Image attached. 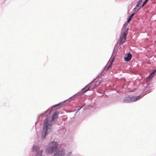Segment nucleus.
<instances>
[{
    "label": "nucleus",
    "mask_w": 156,
    "mask_h": 156,
    "mask_svg": "<svg viewBox=\"0 0 156 156\" xmlns=\"http://www.w3.org/2000/svg\"><path fill=\"white\" fill-rule=\"evenodd\" d=\"M70 153H68V154H67V155H69V154H70Z\"/></svg>",
    "instance_id": "obj_15"
},
{
    "label": "nucleus",
    "mask_w": 156,
    "mask_h": 156,
    "mask_svg": "<svg viewBox=\"0 0 156 156\" xmlns=\"http://www.w3.org/2000/svg\"><path fill=\"white\" fill-rule=\"evenodd\" d=\"M156 72V70H154V71H153L150 75H149L148 76V78H149V77H150L151 75L153 74H154L155 72Z\"/></svg>",
    "instance_id": "obj_12"
},
{
    "label": "nucleus",
    "mask_w": 156,
    "mask_h": 156,
    "mask_svg": "<svg viewBox=\"0 0 156 156\" xmlns=\"http://www.w3.org/2000/svg\"><path fill=\"white\" fill-rule=\"evenodd\" d=\"M112 62H111V63H110V65H109L108 66H107V68L106 70H107L108 69L112 66Z\"/></svg>",
    "instance_id": "obj_10"
},
{
    "label": "nucleus",
    "mask_w": 156,
    "mask_h": 156,
    "mask_svg": "<svg viewBox=\"0 0 156 156\" xmlns=\"http://www.w3.org/2000/svg\"><path fill=\"white\" fill-rule=\"evenodd\" d=\"M148 0H145V1H144V2H143V3H144V4H145L148 1Z\"/></svg>",
    "instance_id": "obj_13"
},
{
    "label": "nucleus",
    "mask_w": 156,
    "mask_h": 156,
    "mask_svg": "<svg viewBox=\"0 0 156 156\" xmlns=\"http://www.w3.org/2000/svg\"><path fill=\"white\" fill-rule=\"evenodd\" d=\"M143 0H139L138 2V3L136 5V7H137L139 6V5L142 2Z\"/></svg>",
    "instance_id": "obj_11"
},
{
    "label": "nucleus",
    "mask_w": 156,
    "mask_h": 156,
    "mask_svg": "<svg viewBox=\"0 0 156 156\" xmlns=\"http://www.w3.org/2000/svg\"><path fill=\"white\" fill-rule=\"evenodd\" d=\"M99 81H96L95 83L94 82H91L89 85L86 86L81 90L80 92H78L77 94V95H81L84 93H86L88 91L97 87L99 84Z\"/></svg>",
    "instance_id": "obj_1"
},
{
    "label": "nucleus",
    "mask_w": 156,
    "mask_h": 156,
    "mask_svg": "<svg viewBox=\"0 0 156 156\" xmlns=\"http://www.w3.org/2000/svg\"><path fill=\"white\" fill-rule=\"evenodd\" d=\"M140 97V96H132V97L128 96L124 99L123 101L124 103H129L134 101L138 100Z\"/></svg>",
    "instance_id": "obj_4"
},
{
    "label": "nucleus",
    "mask_w": 156,
    "mask_h": 156,
    "mask_svg": "<svg viewBox=\"0 0 156 156\" xmlns=\"http://www.w3.org/2000/svg\"><path fill=\"white\" fill-rule=\"evenodd\" d=\"M132 56V55L130 53H128L127 56L125 58V60L126 61H129L131 59Z\"/></svg>",
    "instance_id": "obj_7"
},
{
    "label": "nucleus",
    "mask_w": 156,
    "mask_h": 156,
    "mask_svg": "<svg viewBox=\"0 0 156 156\" xmlns=\"http://www.w3.org/2000/svg\"><path fill=\"white\" fill-rule=\"evenodd\" d=\"M65 154V151L64 149L59 148L55 152L53 156H64Z\"/></svg>",
    "instance_id": "obj_6"
},
{
    "label": "nucleus",
    "mask_w": 156,
    "mask_h": 156,
    "mask_svg": "<svg viewBox=\"0 0 156 156\" xmlns=\"http://www.w3.org/2000/svg\"><path fill=\"white\" fill-rule=\"evenodd\" d=\"M5 0H4V1H5Z\"/></svg>",
    "instance_id": "obj_16"
},
{
    "label": "nucleus",
    "mask_w": 156,
    "mask_h": 156,
    "mask_svg": "<svg viewBox=\"0 0 156 156\" xmlns=\"http://www.w3.org/2000/svg\"><path fill=\"white\" fill-rule=\"evenodd\" d=\"M58 112H55L54 114L52 115V120H54L55 119H56L58 117Z\"/></svg>",
    "instance_id": "obj_8"
},
{
    "label": "nucleus",
    "mask_w": 156,
    "mask_h": 156,
    "mask_svg": "<svg viewBox=\"0 0 156 156\" xmlns=\"http://www.w3.org/2000/svg\"><path fill=\"white\" fill-rule=\"evenodd\" d=\"M58 144L55 142H53L50 143L46 150L47 153H52L58 148Z\"/></svg>",
    "instance_id": "obj_3"
},
{
    "label": "nucleus",
    "mask_w": 156,
    "mask_h": 156,
    "mask_svg": "<svg viewBox=\"0 0 156 156\" xmlns=\"http://www.w3.org/2000/svg\"><path fill=\"white\" fill-rule=\"evenodd\" d=\"M52 121L51 120L48 121L47 119H46L45 120V122L43 126V133L42 134L41 138L44 139L45 138V136L48 133H47V129L49 128V127H51L52 125Z\"/></svg>",
    "instance_id": "obj_2"
},
{
    "label": "nucleus",
    "mask_w": 156,
    "mask_h": 156,
    "mask_svg": "<svg viewBox=\"0 0 156 156\" xmlns=\"http://www.w3.org/2000/svg\"><path fill=\"white\" fill-rule=\"evenodd\" d=\"M135 15L134 13H132L131 15L129 17V18L128 19L127 22L129 23V22L131 20L132 18Z\"/></svg>",
    "instance_id": "obj_9"
},
{
    "label": "nucleus",
    "mask_w": 156,
    "mask_h": 156,
    "mask_svg": "<svg viewBox=\"0 0 156 156\" xmlns=\"http://www.w3.org/2000/svg\"><path fill=\"white\" fill-rule=\"evenodd\" d=\"M145 5V4H144V3H143L141 6V7H140L141 8H142V7H143L144 6V5Z\"/></svg>",
    "instance_id": "obj_14"
},
{
    "label": "nucleus",
    "mask_w": 156,
    "mask_h": 156,
    "mask_svg": "<svg viewBox=\"0 0 156 156\" xmlns=\"http://www.w3.org/2000/svg\"><path fill=\"white\" fill-rule=\"evenodd\" d=\"M128 32V30H125L124 31L122 35L120 37V39H119V44L120 45H122L126 41V35Z\"/></svg>",
    "instance_id": "obj_5"
}]
</instances>
